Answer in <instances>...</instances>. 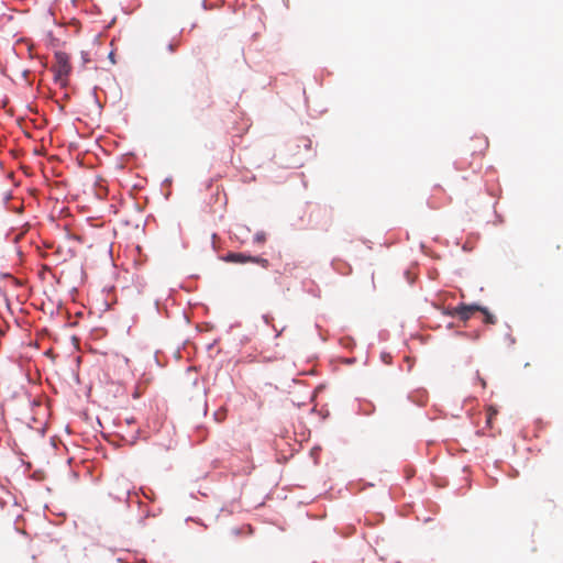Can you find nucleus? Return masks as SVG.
I'll use <instances>...</instances> for the list:
<instances>
[{
  "label": "nucleus",
  "instance_id": "6",
  "mask_svg": "<svg viewBox=\"0 0 563 563\" xmlns=\"http://www.w3.org/2000/svg\"><path fill=\"white\" fill-rule=\"evenodd\" d=\"M497 413H498V411L494 407L490 406L487 408L486 423L488 427L492 428L493 419L497 416Z\"/></svg>",
  "mask_w": 563,
  "mask_h": 563
},
{
  "label": "nucleus",
  "instance_id": "8",
  "mask_svg": "<svg viewBox=\"0 0 563 563\" xmlns=\"http://www.w3.org/2000/svg\"><path fill=\"white\" fill-rule=\"evenodd\" d=\"M477 378H478L479 383L482 384L483 388H485L486 382L483 378H481L479 376Z\"/></svg>",
  "mask_w": 563,
  "mask_h": 563
},
{
  "label": "nucleus",
  "instance_id": "2",
  "mask_svg": "<svg viewBox=\"0 0 563 563\" xmlns=\"http://www.w3.org/2000/svg\"><path fill=\"white\" fill-rule=\"evenodd\" d=\"M481 309L479 305H466L461 303L454 308H451L448 310L446 314L450 317H457L460 320L466 322L470 320L475 312H477Z\"/></svg>",
  "mask_w": 563,
  "mask_h": 563
},
{
  "label": "nucleus",
  "instance_id": "5",
  "mask_svg": "<svg viewBox=\"0 0 563 563\" xmlns=\"http://www.w3.org/2000/svg\"><path fill=\"white\" fill-rule=\"evenodd\" d=\"M478 311L483 313V316H484V320L483 321L485 323H487V324H495L496 323V317L493 313H490L487 308L481 307V309Z\"/></svg>",
  "mask_w": 563,
  "mask_h": 563
},
{
  "label": "nucleus",
  "instance_id": "3",
  "mask_svg": "<svg viewBox=\"0 0 563 563\" xmlns=\"http://www.w3.org/2000/svg\"><path fill=\"white\" fill-rule=\"evenodd\" d=\"M55 59L57 63V71L59 76H66L70 71V64H69V57L64 52H57L55 54Z\"/></svg>",
  "mask_w": 563,
  "mask_h": 563
},
{
  "label": "nucleus",
  "instance_id": "7",
  "mask_svg": "<svg viewBox=\"0 0 563 563\" xmlns=\"http://www.w3.org/2000/svg\"><path fill=\"white\" fill-rule=\"evenodd\" d=\"M254 241L257 242V243H263L265 241V234L264 233L255 234Z\"/></svg>",
  "mask_w": 563,
  "mask_h": 563
},
{
  "label": "nucleus",
  "instance_id": "1",
  "mask_svg": "<svg viewBox=\"0 0 563 563\" xmlns=\"http://www.w3.org/2000/svg\"><path fill=\"white\" fill-rule=\"evenodd\" d=\"M227 262L236 263V264H245V263H255L261 265L264 268L269 266V262L266 258L260 256H251L244 253H228L224 257Z\"/></svg>",
  "mask_w": 563,
  "mask_h": 563
},
{
  "label": "nucleus",
  "instance_id": "4",
  "mask_svg": "<svg viewBox=\"0 0 563 563\" xmlns=\"http://www.w3.org/2000/svg\"><path fill=\"white\" fill-rule=\"evenodd\" d=\"M472 141L476 143L475 146L467 145V151L472 154H482L488 147V141L483 135L475 136Z\"/></svg>",
  "mask_w": 563,
  "mask_h": 563
},
{
  "label": "nucleus",
  "instance_id": "9",
  "mask_svg": "<svg viewBox=\"0 0 563 563\" xmlns=\"http://www.w3.org/2000/svg\"><path fill=\"white\" fill-rule=\"evenodd\" d=\"M169 49L173 52L175 48H174V45H169Z\"/></svg>",
  "mask_w": 563,
  "mask_h": 563
}]
</instances>
